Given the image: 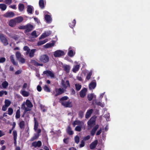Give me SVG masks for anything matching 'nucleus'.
<instances>
[{
  "instance_id": "7c9ffc66",
  "label": "nucleus",
  "mask_w": 150,
  "mask_h": 150,
  "mask_svg": "<svg viewBox=\"0 0 150 150\" xmlns=\"http://www.w3.org/2000/svg\"><path fill=\"white\" fill-rule=\"evenodd\" d=\"M54 43H47L46 45H44V47L45 48H48L53 46L54 45Z\"/></svg>"
},
{
  "instance_id": "ea45409f",
  "label": "nucleus",
  "mask_w": 150,
  "mask_h": 150,
  "mask_svg": "<svg viewBox=\"0 0 150 150\" xmlns=\"http://www.w3.org/2000/svg\"><path fill=\"white\" fill-rule=\"evenodd\" d=\"M76 90L77 91H79L81 88V85L79 84H75Z\"/></svg>"
},
{
  "instance_id": "bb28decb",
  "label": "nucleus",
  "mask_w": 150,
  "mask_h": 150,
  "mask_svg": "<svg viewBox=\"0 0 150 150\" xmlns=\"http://www.w3.org/2000/svg\"><path fill=\"white\" fill-rule=\"evenodd\" d=\"M64 70L67 73H69L70 69V67L69 65H66L63 67Z\"/></svg>"
},
{
  "instance_id": "a211bd4d",
  "label": "nucleus",
  "mask_w": 150,
  "mask_h": 150,
  "mask_svg": "<svg viewBox=\"0 0 150 150\" xmlns=\"http://www.w3.org/2000/svg\"><path fill=\"white\" fill-rule=\"evenodd\" d=\"M45 19L47 23H50L52 21L51 16L49 15L46 14L45 17Z\"/></svg>"
},
{
  "instance_id": "09e8293b",
  "label": "nucleus",
  "mask_w": 150,
  "mask_h": 150,
  "mask_svg": "<svg viewBox=\"0 0 150 150\" xmlns=\"http://www.w3.org/2000/svg\"><path fill=\"white\" fill-rule=\"evenodd\" d=\"M82 127V126H77L75 127V129L76 131L80 132L81 131Z\"/></svg>"
},
{
  "instance_id": "a18cd8bd",
  "label": "nucleus",
  "mask_w": 150,
  "mask_h": 150,
  "mask_svg": "<svg viewBox=\"0 0 150 150\" xmlns=\"http://www.w3.org/2000/svg\"><path fill=\"white\" fill-rule=\"evenodd\" d=\"M48 35H47L46 32L43 33L39 38V39H43L46 37L48 36Z\"/></svg>"
},
{
  "instance_id": "4d7b16f0",
  "label": "nucleus",
  "mask_w": 150,
  "mask_h": 150,
  "mask_svg": "<svg viewBox=\"0 0 150 150\" xmlns=\"http://www.w3.org/2000/svg\"><path fill=\"white\" fill-rule=\"evenodd\" d=\"M31 35L35 38H36L38 35H37L36 32L35 30H34L31 34Z\"/></svg>"
},
{
  "instance_id": "b1692460",
  "label": "nucleus",
  "mask_w": 150,
  "mask_h": 150,
  "mask_svg": "<svg viewBox=\"0 0 150 150\" xmlns=\"http://www.w3.org/2000/svg\"><path fill=\"white\" fill-rule=\"evenodd\" d=\"M80 65L79 64L76 65L74 67L72 71L74 73H76L78 71L79 69Z\"/></svg>"
},
{
  "instance_id": "72a5a7b5",
  "label": "nucleus",
  "mask_w": 150,
  "mask_h": 150,
  "mask_svg": "<svg viewBox=\"0 0 150 150\" xmlns=\"http://www.w3.org/2000/svg\"><path fill=\"white\" fill-rule=\"evenodd\" d=\"M34 122H35V124L34 126V129L35 131H36V130L38 129V123L37 121V120L35 118H34Z\"/></svg>"
},
{
  "instance_id": "423d86ee",
  "label": "nucleus",
  "mask_w": 150,
  "mask_h": 150,
  "mask_svg": "<svg viewBox=\"0 0 150 150\" xmlns=\"http://www.w3.org/2000/svg\"><path fill=\"white\" fill-rule=\"evenodd\" d=\"M55 91L56 93L55 95V96H57L61 95L64 92V90L63 88H55Z\"/></svg>"
},
{
  "instance_id": "ddd939ff",
  "label": "nucleus",
  "mask_w": 150,
  "mask_h": 150,
  "mask_svg": "<svg viewBox=\"0 0 150 150\" xmlns=\"http://www.w3.org/2000/svg\"><path fill=\"white\" fill-rule=\"evenodd\" d=\"M16 23L14 19H11L9 21L8 23V25L11 27H13L16 26Z\"/></svg>"
},
{
  "instance_id": "13d9d810",
  "label": "nucleus",
  "mask_w": 150,
  "mask_h": 150,
  "mask_svg": "<svg viewBox=\"0 0 150 150\" xmlns=\"http://www.w3.org/2000/svg\"><path fill=\"white\" fill-rule=\"evenodd\" d=\"M19 59H20L19 60V61L21 63L23 64L25 63V59L24 58L22 57H21Z\"/></svg>"
},
{
  "instance_id": "e2e57ef3",
  "label": "nucleus",
  "mask_w": 150,
  "mask_h": 150,
  "mask_svg": "<svg viewBox=\"0 0 150 150\" xmlns=\"http://www.w3.org/2000/svg\"><path fill=\"white\" fill-rule=\"evenodd\" d=\"M8 107L5 105H3L2 107V110L4 111H6L7 110Z\"/></svg>"
},
{
  "instance_id": "c85d7f7f",
  "label": "nucleus",
  "mask_w": 150,
  "mask_h": 150,
  "mask_svg": "<svg viewBox=\"0 0 150 150\" xmlns=\"http://www.w3.org/2000/svg\"><path fill=\"white\" fill-rule=\"evenodd\" d=\"M76 24V21L75 19H74L71 23H69V25L70 28H73L75 26Z\"/></svg>"
},
{
  "instance_id": "864d4df0",
  "label": "nucleus",
  "mask_w": 150,
  "mask_h": 150,
  "mask_svg": "<svg viewBox=\"0 0 150 150\" xmlns=\"http://www.w3.org/2000/svg\"><path fill=\"white\" fill-rule=\"evenodd\" d=\"M13 139H17V131L14 130L13 131Z\"/></svg>"
},
{
  "instance_id": "052dcab7",
  "label": "nucleus",
  "mask_w": 150,
  "mask_h": 150,
  "mask_svg": "<svg viewBox=\"0 0 150 150\" xmlns=\"http://www.w3.org/2000/svg\"><path fill=\"white\" fill-rule=\"evenodd\" d=\"M85 145V142L83 140L81 142V144L80 145V147H83Z\"/></svg>"
},
{
  "instance_id": "4468645a",
  "label": "nucleus",
  "mask_w": 150,
  "mask_h": 150,
  "mask_svg": "<svg viewBox=\"0 0 150 150\" xmlns=\"http://www.w3.org/2000/svg\"><path fill=\"white\" fill-rule=\"evenodd\" d=\"M23 103H24L25 104V105H26L27 107L28 108H31L33 106V105L31 102L28 99H27L26 100V102H24Z\"/></svg>"
},
{
  "instance_id": "6ab92c4d",
  "label": "nucleus",
  "mask_w": 150,
  "mask_h": 150,
  "mask_svg": "<svg viewBox=\"0 0 150 150\" xmlns=\"http://www.w3.org/2000/svg\"><path fill=\"white\" fill-rule=\"evenodd\" d=\"M83 122L79 120H75L72 123L74 127H75L76 125L82 126Z\"/></svg>"
},
{
  "instance_id": "dca6fc26",
  "label": "nucleus",
  "mask_w": 150,
  "mask_h": 150,
  "mask_svg": "<svg viewBox=\"0 0 150 150\" xmlns=\"http://www.w3.org/2000/svg\"><path fill=\"white\" fill-rule=\"evenodd\" d=\"M17 23H19L22 22L23 20V18L22 16H18L14 18Z\"/></svg>"
},
{
  "instance_id": "1a4fd4ad",
  "label": "nucleus",
  "mask_w": 150,
  "mask_h": 150,
  "mask_svg": "<svg viewBox=\"0 0 150 150\" xmlns=\"http://www.w3.org/2000/svg\"><path fill=\"white\" fill-rule=\"evenodd\" d=\"M87 91L86 88H84L82 89L80 92V96L81 98H83L86 95V92Z\"/></svg>"
},
{
  "instance_id": "393cba45",
  "label": "nucleus",
  "mask_w": 150,
  "mask_h": 150,
  "mask_svg": "<svg viewBox=\"0 0 150 150\" xmlns=\"http://www.w3.org/2000/svg\"><path fill=\"white\" fill-rule=\"evenodd\" d=\"M62 85L63 87L65 89H66L67 87H69L70 86L69 81L68 80H67L65 83H63Z\"/></svg>"
},
{
  "instance_id": "680f3d73",
  "label": "nucleus",
  "mask_w": 150,
  "mask_h": 150,
  "mask_svg": "<svg viewBox=\"0 0 150 150\" xmlns=\"http://www.w3.org/2000/svg\"><path fill=\"white\" fill-rule=\"evenodd\" d=\"M6 60V59L5 57H1L0 59V63H2L4 62Z\"/></svg>"
},
{
  "instance_id": "5701e85b",
  "label": "nucleus",
  "mask_w": 150,
  "mask_h": 150,
  "mask_svg": "<svg viewBox=\"0 0 150 150\" xmlns=\"http://www.w3.org/2000/svg\"><path fill=\"white\" fill-rule=\"evenodd\" d=\"M66 131L68 134L69 135H72L74 134L73 132L71 130V127L70 126L68 127Z\"/></svg>"
},
{
  "instance_id": "69168bd1",
  "label": "nucleus",
  "mask_w": 150,
  "mask_h": 150,
  "mask_svg": "<svg viewBox=\"0 0 150 150\" xmlns=\"http://www.w3.org/2000/svg\"><path fill=\"white\" fill-rule=\"evenodd\" d=\"M98 127L99 125H97L93 128L92 129L96 132L97 129L98 128Z\"/></svg>"
},
{
  "instance_id": "cd10ccee",
  "label": "nucleus",
  "mask_w": 150,
  "mask_h": 150,
  "mask_svg": "<svg viewBox=\"0 0 150 150\" xmlns=\"http://www.w3.org/2000/svg\"><path fill=\"white\" fill-rule=\"evenodd\" d=\"M39 4V6L41 9H43L45 8L44 3L43 0H40Z\"/></svg>"
},
{
  "instance_id": "20e7f679",
  "label": "nucleus",
  "mask_w": 150,
  "mask_h": 150,
  "mask_svg": "<svg viewBox=\"0 0 150 150\" xmlns=\"http://www.w3.org/2000/svg\"><path fill=\"white\" fill-rule=\"evenodd\" d=\"M64 55V51L58 50L55 51L54 54V56L55 57H59Z\"/></svg>"
},
{
  "instance_id": "e433bc0d",
  "label": "nucleus",
  "mask_w": 150,
  "mask_h": 150,
  "mask_svg": "<svg viewBox=\"0 0 150 150\" xmlns=\"http://www.w3.org/2000/svg\"><path fill=\"white\" fill-rule=\"evenodd\" d=\"M19 126L20 128L23 129L25 126V122L23 121H21L19 123Z\"/></svg>"
},
{
  "instance_id": "8fccbe9b",
  "label": "nucleus",
  "mask_w": 150,
  "mask_h": 150,
  "mask_svg": "<svg viewBox=\"0 0 150 150\" xmlns=\"http://www.w3.org/2000/svg\"><path fill=\"white\" fill-rule=\"evenodd\" d=\"M79 137L78 136L76 135V136L74 138L75 142V143L77 144H78L79 142Z\"/></svg>"
},
{
  "instance_id": "412c9836",
  "label": "nucleus",
  "mask_w": 150,
  "mask_h": 150,
  "mask_svg": "<svg viewBox=\"0 0 150 150\" xmlns=\"http://www.w3.org/2000/svg\"><path fill=\"white\" fill-rule=\"evenodd\" d=\"M21 108L24 110L25 113L26 112L29 111L30 110L28 108H26L25 106V104L24 103H23L21 105Z\"/></svg>"
},
{
  "instance_id": "f704fd0d",
  "label": "nucleus",
  "mask_w": 150,
  "mask_h": 150,
  "mask_svg": "<svg viewBox=\"0 0 150 150\" xmlns=\"http://www.w3.org/2000/svg\"><path fill=\"white\" fill-rule=\"evenodd\" d=\"M7 8V6L6 5L3 4H0V8L2 11L5 10Z\"/></svg>"
},
{
  "instance_id": "58836bf2",
  "label": "nucleus",
  "mask_w": 150,
  "mask_h": 150,
  "mask_svg": "<svg viewBox=\"0 0 150 150\" xmlns=\"http://www.w3.org/2000/svg\"><path fill=\"white\" fill-rule=\"evenodd\" d=\"M44 90L46 92H50V88L46 85H45L43 87Z\"/></svg>"
},
{
  "instance_id": "4be33fe9",
  "label": "nucleus",
  "mask_w": 150,
  "mask_h": 150,
  "mask_svg": "<svg viewBox=\"0 0 150 150\" xmlns=\"http://www.w3.org/2000/svg\"><path fill=\"white\" fill-rule=\"evenodd\" d=\"M33 7L30 5L28 6L27 11L28 14L33 13Z\"/></svg>"
},
{
  "instance_id": "f257e3e1",
  "label": "nucleus",
  "mask_w": 150,
  "mask_h": 150,
  "mask_svg": "<svg viewBox=\"0 0 150 150\" xmlns=\"http://www.w3.org/2000/svg\"><path fill=\"white\" fill-rule=\"evenodd\" d=\"M33 25L30 23L24 25H21L18 27L19 29L25 30L24 33H26L29 32L34 29Z\"/></svg>"
},
{
  "instance_id": "0eeeda50",
  "label": "nucleus",
  "mask_w": 150,
  "mask_h": 150,
  "mask_svg": "<svg viewBox=\"0 0 150 150\" xmlns=\"http://www.w3.org/2000/svg\"><path fill=\"white\" fill-rule=\"evenodd\" d=\"M61 104L65 108H71L72 106V103L70 101L62 102Z\"/></svg>"
},
{
  "instance_id": "f3484780",
  "label": "nucleus",
  "mask_w": 150,
  "mask_h": 150,
  "mask_svg": "<svg viewBox=\"0 0 150 150\" xmlns=\"http://www.w3.org/2000/svg\"><path fill=\"white\" fill-rule=\"evenodd\" d=\"M96 82H91L89 86V87L90 89H94L96 86Z\"/></svg>"
},
{
  "instance_id": "49530a36",
  "label": "nucleus",
  "mask_w": 150,
  "mask_h": 150,
  "mask_svg": "<svg viewBox=\"0 0 150 150\" xmlns=\"http://www.w3.org/2000/svg\"><path fill=\"white\" fill-rule=\"evenodd\" d=\"M8 112L9 115H11L13 113V110L12 108H9L8 109Z\"/></svg>"
},
{
  "instance_id": "a878e982",
  "label": "nucleus",
  "mask_w": 150,
  "mask_h": 150,
  "mask_svg": "<svg viewBox=\"0 0 150 150\" xmlns=\"http://www.w3.org/2000/svg\"><path fill=\"white\" fill-rule=\"evenodd\" d=\"M21 94L25 97L28 96L29 95V93L25 91H21Z\"/></svg>"
},
{
  "instance_id": "6e6d98bb",
  "label": "nucleus",
  "mask_w": 150,
  "mask_h": 150,
  "mask_svg": "<svg viewBox=\"0 0 150 150\" xmlns=\"http://www.w3.org/2000/svg\"><path fill=\"white\" fill-rule=\"evenodd\" d=\"M68 55L70 57H73L74 55L73 54V52L72 50H70L68 52Z\"/></svg>"
},
{
  "instance_id": "aec40b11",
  "label": "nucleus",
  "mask_w": 150,
  "mask_h": 150,
  "mask_svg": "<svg viewBox=\"0 0 150 150\" xmlns=\"http://www.w3.org/2000/svg\"><path fill=\"white\" fill-rule=\"evenodd\" d=\"M10 59L11 62L14 65L17 66L18 65V62H16L15 61L13 55H11L10 57Z\"/></svg>"
},
{
  "instance_id": "603ef678",
  "label": "nucleus",
  "mask_w": 150,
  "mask_h": 150,
  "mask_svg": "<svg viewBox=\"0 0 150 150\" xmlns=\"http://www.w3.org/2000/svg\"><path fill=\"white\" fill-rule=\"evenodd\" d=\"M7 92L6 91H0V97H2L4 94L5 95H7Z\"/></svg>"
},
{
  "instance_id": "a19ab883",
  "label": "nucleus",
  "mask_w": 150,
  "mask_h": 150,
  "mask_svg": "<svg viewBox=\"0 0 150 150\" xmlns=\"http://www.w3.org/2000/svg\"><path fill=\"white\" fill-rule=\"evenodd\" d=\"M5 105L8 107L10 105L11 102L8 100L6 99L5 101Z\"/></svg>"
},
{
  "instance_id": "3c124183",
  "label": "nucleus",
  "mask_w": 150,
  "mask_h": 150,
  "mask_svg": "<svg viewBox=\"0 0 150 150\" xmlns=\"http://www.w3.org/2000/svg\"><path fill=\"white\" fill-rule=\"evenodd\" d=\"M83 112L82 110H80L79 112V117L81 119L83 117Z\"/></svg>"
},
{
  "instance_id": "338daca9",
  "label": "nucleus",
  "mask_w": 150,
  "mask_h": 150,
  "mask_svg": "<svg viewBox=\"0 0 150 150\" xmlns=\"http://www.w3.org/2000/svg\"><path fill=\"white\" fill-rule=\"evenodd\" d=\"M5 2L6 4L9 5L11 4L12 0H5Z\"/></svg>"
},
{
  "instance_id": "f8f14e48",
  "label": "nucleus",
  "mask_w": 150,
  "mask_h": 150,
  "mask_svg": "<svg viewBox=\"0 0 150 150\" xmlns=\"http://www.w3.org/2000/svg\"><path fill=\"white\" fill-rule=\"evenodd\" d=\"M42 144V142L40 141H38L37 142H34L32 144V146L35 147H40L41 146Z\"/></svg>"
},
{
  "instance_id": "f03ea898",
  "label": "nucleus",
  "mask_w": 150,
  "mask_h": 150,
  "mask_svg": "<svg viewBox=\"0 0 150 150\" xmlns=\"http://www.w3.org/2000/svg\"><path fill=\"white\" fill-rule=\"evenodd\" d=\"M49 58L47 54H42L40 56L39 60L40 62L44 63H47L49 62Z\"/></svg>"
},
{
  "instance_id": "2f4dec72",
  "label": "nucleus",
  "mask_w": 150,
  "mask_h": 150,
  "mask_svg": "<svg viewBox=\"0 0 150 150\" xmlns=\"http://www.w3.org/2000/svg\"><path fill=\"white\" fill-rule=\"evenodd\" d=\"M24 8V5L23 4H19L18 5V9L21 11H23Z\"/></svg>"
},
{
  "instance_id": "7ed1b4c3",
  "label": "nucleus",
  "mask_w": 150,
  "mask_h": 150,
  "mask_svg": "<svg viewBox=\"0 0 150 150\" xmlns=\"http://www.w3.org/2000/svg\"><path fill=\"white\" fill-rule=\"evenodd\" d=\"M0 39L4 45L6 46L8 45V40L3 34H0Z\"/></svg>"
},
{
  "instance_id": "9d476101",
  "label": "nucleus",
  "mask_w": 150,
  "mask_h": 150,
  "mask_svg": "<svg viewBox=\"0 0 150 150\" xmlns=\"http://www.w3.org/2000/svg\"><path fill=\"white\" fill-rule=\"evenodd\" d=\"M14 16V13L12 12H7L3 15L6 18H12Z\"/></svg>"
},
{
  "instance_id": "9b49d317",
  "label": "nucleus",
  "mask_w": 150,
  "mask_h": 150,
  "mask_svg": "<svg viewBox=\"0 0 150 150\" xmlns=\"http://www.w3.org/2000/svg\"><path fill=\"white\" fill-rule=\"evenodd\" d=\"M98 142V140H96L94 142H92L89 146L90 149H94L97 145Z\"/></svg>"
},
{
  "instance_id": "c9c22d12",
  "label": "nucleus",
  "mask_w": 150,
  "mask_h": 150,
  "mask_svg": "<svg viewBox=\"0 0 150 150\" xmlns=\"http://www.w3.org/2000/svg\"><path fill=\"white\" fill-rule=\"evenodd\" d=\"M8 82L6 81H5L3 82L2 84V86L3 88H6L8 86Z\"/></svg>"
},
{
  "instance_id": "c03bdc74",
  "label": "nucleus",
  "mask_w": 150,
  "mask_h": 150,
  "mask_svg": "<svg viewBox=\"0 0 150 150\" xmlns=\"http://www.w3.org/2000/svg\"><path fill=\"white\" fill-rule=\"evenodd\" d=\"M39 135V134H36L31 138L30 140L32 141L37 139L38 138Z\"/></svg>"
},
{
  "instance_id": "0e129e2a",
  "label": "nucleus",
  "mask_w": 150,
  "mask_h": 150,
  "mask_svg": "<svg viewBox=\"0 0 150 150\" xmlns=\"http://www.w3.org/2000/svg\"><path fill=\"white\" fill-rule=\"evenodd\" d=\"M23 50L24 51H27L28 52L30 50V49L29 48L26 46H25L23 47Z\"/></svg>"
},
{
  "instance_id": "2eb2a0df",
  "label": "nucleus",
  "mask_w": 150,
  "mask_h": 150,
  "mask_svg": "<svg viewBox=\"0 0 150 150\" xmlns=\"http://www.w3.org/2000/svg\"><path fill=\"white\" fill-rule=\"evenodd\" d=\"M93 111V109H91L88 110L85 115V117L86 118H89L92 113Z\"/></svg>"
},
{
  "instance_id": "39448f33",
  "label": "nucleus",
  "mask_w": 150,
  "mask_h": 150,
  "mask_svg": "<svg viewBox=\"0 0 150 150\" xmlns=\"http://www.w3.org/2000/svg\"><path fill=\"white\" fill-rule=\"evenodd\" d=\"M88 125L90 127H92L96 124V120L94 118L91 117L88 122Z\"/></svg>"
},
{
  "instance_id": "473e14b6",
  "label": "nucleus",
  "mask_w": 150,
  "mask_h": 150,
  "mask_svg": "<svg viewBox=\"0 0 150 150\" xmlns=\"http://www.w3.org/2000/svg\"><path fill=\"white\" fill-rule=\"evenodd\" d=\"M68 98V97L67 96H63L60 98L59 102L62 104V102H64V100H67Z\"/></svg>"
},
{
  "instance_id": "774afa93",
  "label": "nucleus",
  "mask_w": 150,
  "mask_h": 150,
  "mask_svg": "<svg viewBox=\"0 0 150 150\" xmlns=\"http://www.w3.org/2000/svg\"><path fill=\"white\" fill-rule=\"evenodd\" d=\"M101 132L102 130L101 129H99L98 131L97 132L96 134V135L98 136L99 135L101 134Z\"/></svg>"
},
{
  "instance_id": "37998d69",
  "label": "nucleus",
  "mask_w": 150,
  "mask_h": 150,
  "mask_svg": "<svg viewBox=\"0 0 150 150\" xmlns=\"http://www.w3.org/2000/svg\"><path fill=\"white\" fill-rule=\"evenodd\" d=\"M35 49H34L32 50L29 53V56L30 57H33L34 53L35 52Z\"/></svg>"
},
{
  "instance_id": "4c0bfd02",
  "label": "nucleus",
  "mask_w": 150,
  "mask_h": 150,
  "mask_svg": "<svg viewBox=\"0 0 150 150\" xmlns=\"http://www.w3.org/2000/svg\"><path fill=\"white\" fill-rule=\"evenodd\" d=\"M20 109L18 110L16 114V119H18L20 117Z\"/></svg>"
},
{
  "instance_id": "6e6552de",
  "label": "nucleus",
  "mask_w": 150,
  "mask_h": 150,
  "mask_svg": "<svg viewBox=\"0 0 150 150\" xmlns=\"http://www.w3.org/2000/svg\"><path fill=\"white\" fill-rule=\"evenodd\" d=\"M43 74H46L48 76H50L51 78H54V74L50 70L45 71L43 72Z\"/></svg>"
},
{
  "instance_id": "5fc2aeb1",
  "label": "nucleus",
  "mask_w": 150,
  "mask_h": 150,
  "mask_svg": "<svg viewBox=\"0 0 150 150\" xmlns=\"http://www.w3.org/2000/svg\"><path fill=\"white\" fill-rule=\"evenodd\" d=\"M92 75V71H90L89 72V73L87 75V76L86 77V79L87 80H89L91 77Z\"/></svg>"
},
{
  "instance_id": "bf43d9fd",
  "label": "nucleus",
  "mask_w": 150,
  "mask_h": 150,
  "mask_svg": "<svg viewBox=\"0 0 150 150\" xmlns=\"http://www.w3.org/2000/svg\"><path fill=\"white\" fill-rule=\"evenodd\" d=\"M32 62L33 64L35 66H38V64H39V63L36 61L35 60H33L32 61Z\"/></svg>"
},
{
  "instance_id": "c756f323",
  "label": "nucleus",
  "mask_w": 150,
  "mask_h": 150,
  "mask_svg": "<svg viewBox=\"0 0 150 150\" xmlns=\"http://www.w3.org/2000/svg\"><path fill=\"white\" fill-rule=\"evenodd\" d=\"M48 41V39H46L45 40H42L39 41L37 43V45L38 46H40L42 45H43L46 43Z\"/></svg>"
},
{
  "instance_id": "79ce46f5",
  "label": "nucleus",
  "mask_w": 150,
  "mask_h": 150,
  "mask_svg": "<svg viewBox=\"0 0 150 150\" xmlns=\"http://www.w3.org/2000/svg\"><path fill=\"white\" fill-rule=\"evenodd\" d=\"M93 96V94L91 93V94H88L87 96V98L89 101H91Z\"/></svg>"
},
{
  "instance_id": "de8ad7c7",
  "label": "nucleus",
  "mask_w": 150,
  "mask_h": 150,
  "mask_svg": "<svg viewBox=\"0 0 150 150\" xmlns=\"http://www.w3.org/2000/svg\"><path fill=\"white\" fill-rule=\"evenodd\" d=\"M21 54L19 52L17 51L16 52V56L17 59H19L21 57Z\"/></svg>"
}]
</instances>
